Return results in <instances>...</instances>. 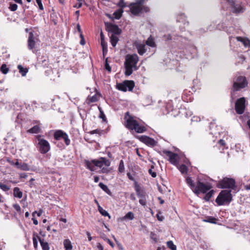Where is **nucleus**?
<instances>
[{
  "mask_svg": "<svg viewBox=\"0 0 250 250\" xmlns=\"http://www.w3.org/2000/svg\"><path fill=\"white\" fill-rule=\"evenodd\" d=\"M125 125L128 129L130 130H134L138 133H142L146 130V127L140 125L139 122L134 119V117L131 115L128 111L125 113Z\"/></svg>",
  "mask_w": 250,
  "mask_h": 250,
  "instance_id": "obj_3",
  "label": "nucleus"
},
{
  "mask_svg": "<svg viewBox=\"0 0 250 250\" xmlns=\"http://www.w3.org/2000/svg\"><path fill=\"white\" fill-rule=\"evenodd\" d=\"M139 202L141 205H142L143 206H145L146 205V197H145V198H141L139 200Z\"/></svg>",
  "mask_w": 250,
  "mask_h": 250,
  "instance_id": "obj_56",
  "label": "nucleus"
},
{
  "mask_svg": "<svg viewBox=\"0 0 250 250\" xmlns=\"http://www.w3.org/2000/svg\"><path fill=\"white\" fill-rule=\"evenodd\" d=\"M146 43V45L152 47H155L156 45L154 40L151 37L148 38Z\"/></svg>",
  "mask_w": 250,
  "mask_h": 250,
  "instance_id": "obj_38",
  "label": "nucleus"
},
{
  "mask_svg": "<svg viewBox=\"0 0 250 250\" xmlns=\"http://www.w3.org/2000/svg\"><path fill=\"white\" fill-rule=\"evenodd\" d=\"M227 2L231 7L232 13L238 14L244 12L245 9L240 3H236L233 0H227Z\"/></svg>",
  "mask_w": 250,
  "mask_h": 250,
  "instance_id": "obj_13",
  "label": "nucleus"
},
{
  "mask_svg": "<svg viewBox=\"0 0 250 250\" xmlns=\"http://www.w3.org/2000/svg\"><path fill=\"white\" fill-rule=\"evenodd\" d=\"M134 184V188L137 196L140 198H145L146 193L144 190L141 188L137 181H135Z\"/></svg>",
  "mask_w": 250,
  "mask_h": 250,
  "instance_id": "obj_15",
  "label": "nucleus"
},
{
  "mask_svg": "<svg viewBox=\"0 0 250 250\" xmlns=\"http://www.w3.org/2000/svg\"><path fill=\"white\" fill-rule=\"evenodd\" d=\"M13 207L19 214L21 213V208L19 204H15L13 205Z\"/></svg>",
  "mask_w": 250,
  "mask_h": 250,
  "instance_id": "obj_51",
  "label": "nucleus"
},
{
  "mask_svg": "<svg viewBox=\"0 0 250 250\" xmlns=\"http://www.w3.org/2000/svg\"><path fill=\"white\" fill-rule=\"evenodd\" d=\"M87 103L88 104H90L91 103H94V102H97L98 101V99H97L96 95H95L92 97L88 96L87 99Z\"/></svg>",
  "mask_w": 250,
  "mask_h": 250,
  "instance_id": "obj_43",
  "label": "nucleus"
},
{
  "mask_svg": "<svg viewBox=\"0 0 250 250\" xmlns=\"http://www.w3.org/2000/svg\"><path fill=\"white\" fill-rule=\"evenodd\" d=\"M0 71L3 74H6L9 71V68L5 64H2L0 67Z\"/></svg>",
  "mask_w": 250,
  "mask_h": 250,
  "instance_id": "obj_40",
  "label": "nucleus"
},
{
  "mask_svg": "<svg viewBox=\"0 0 250 250\" xmlns=\"http://www.w3.org/2000/svg\"><path fill=\"white\" fill-rule=\"evenodd\" d=\"M99 110L100 111V115H99V118L101 119H102L103 121L104 122L106 121V118L105 117V114H104V111L102 109V108L100 107H98Z\"/></svg>",
  "mask_w": 250,
  "mask_h": 250,
  "instance_id": "obj_42",
  "label": "nucleus"
},
{
  "mask_svg": "<svg viewBox=\"0 0 250 250\" xmlns=\"http://www.w3.org/2000/svg\"><path fill=\"white\" fill-rule=\"evenodd\" d=\"M232 200L231 190L225 189L221 191L217 197L215 202L218 206L229 204Z\"/></svg>",
  "mask_w": 250,
  "mask_h": 250,
  "instance_id": "obj_6",
  "label": "nucleus"
},
{
  "mask_svg": "<svg viewBox=\"0 0 250 250\" xmlns=\"http://www.w3.org/2000/svg\"><path fill=\"white\" fill-rule=\"evenodd\" d=\"M145 45L143 44H139L136 45L138 53L139 55H143L145 53H146V50L145 48Z\"/></svg>",
  "mask_w": 250,
  "mask_h": 250,
  "instance_id": "obj_22",
  "label": "nucleus"
},
{
  "mask_svg": "<svg viewBox=\"0 0 250 250\" xmlns=\"http://www.w3.org/2000/svg\"><path fill=\"white\" fill-rule=\"evenodd\" d=\"M248 82L244 76H236L233 78L232 85L230 89L231 101L234 100L235 93L248 87Z\"/></svg>",
  "mask_w": 250,
  "mask_h": 250,
  "instance_id": "obj_4",
  "label": "nucleus"
},
{
  "mask_svg": "<svg viewBox=\"0 0 250 250\" xmlns=\"http://www.w3.org/2000/svg\"><path fill=\"white\" fill-rule=\"evenodd\" d=\"M98 210L99 212L104 216H108L109 218H110V215L102 207L100 206H99V208H98Z\"/></svg>",
  "mask_w": 250,
  "mask_h": 250,
  "instance_id": "obj_35",
  "label": "nucleus"
},
{
  "mask_svg": "<svg viewBox=\"0 0 250 250\" xmlns=\"http://www.w3.org/2000/svg\"><path fill=\"white\" fill-rule=\"evenodd\" d=\"M101 46L102 47V49L104 48V47H106V48H107V43L105 42V41H102L101 42Z\"/></svg>",
  "mask_w": 250,
  "mask_h": 250,
  "instance_id": "obj_58",
  "label": "nucleus"
},
{
  "mask_svg": "<svg viewBox=\"0 0 250 250\" xmlns=\"http://www.w3.org/2000/svg\"><path fill=\"white\" fill-rule=\"evenodd\" d=\"M246 99L241 97L238 99L235 104V110L238 114H242L246 108Z\"/></svg>",
  "mask_w": 250,
  "mask_h": 250,
  "instance_id": "obj_9",
  "label": "nucleus"
},
{
  "mask_svg": "<svg viewBox=\"0 0 250 250\" xmlns=\"http://www.w3.org/2000/svg\"><path fill=\"white\" fill-rule=\"evenodd\" d=\"M236 39L238 41L243 43L245 47H250V41L247 38H243L242 37H237Z\"/></svg>",
  "mask_w": 250,
  "mask_h": 250,
  "instance_id": "obj_18",
  "label": "nucleus"
},
{
  "mask_svg": "<svg viewBox=\"0 0 250 250\" xmlns=\"http://www.w3.org/2000/svg\"><path fill=\"white\" fill-rule=\"evenodd\" d=\"M162 152L164 154L168 157V161L171 164L177 165L178 164L179 156L177 153L166 149L163 150Z\"/></svg>",
  "mask_w": 250,
  "mask_h": 250,
  "instance_id": "obj_12",
  "label": "nucleus"
},
{
  "mask_svg": "<svg viewBox=\"0 0 250 250\" xmlns=\"http://www.w3.org/2000/svg\"><path fill=\"white\" fill-rule=\"evenodd\" d=\"M41 129L39 125H36L27 130V132L32 134H37L40 133Z\"/></svg>",
  "mask_w": 250,
  "mask_h": 250,
  "instance_id": "obj_20",
  "label": "nucleus"
},
{
  "mask_svg": "<svg viewBox=\"0 0 250 250\" xmlns=\"http://www.w3.org/2000/svg\"><path fill=\"white\" fill-rule=\"evenodd\" d=\"M18 8V5L16 3L10 2L9 4V9L11 11H15Z\"/></svg>",
  "mask_w": 250,
  "mask_h": 250,
  "instance_id": "obj_46",
  "label": "nucleus"
},
{
  "mask_svg": "<svg viewBox=\"0 0 250 250\" xmlns=\"http://www.w3.org/2000/svg\"><path fill=\"white\" fill-rule=\"evenodd\" d=\"M99 186L101 189H102L105 193H106L109 196H112V194L110 189L108 188L107 186L104 185V183L101 182L99 184Z\"/></svg>",
  "mask_w": 250,
  "mask_h": 250,
  "instance_id": "obj_24",
  "label": "nucleus"
},
{
  "mask_svg": "<svg viewBox=\"0 0 250 250\" xmlns=\"http://www.w3.org/2000/svg\"><path fill=\"white\" fill-rule=\"evenodd\" d=\"M62 139L64 140L66 146H69L70 144V140L68 138V135L66 133L64 134Z\"/></svg>",
  "mask_w": 250,
  "mask_h": 250,
  "instance_id": "obj_44",
  "label": "nucleus"
},
{
  "mask_svg": "<svg viewBox=\"0 0 250 250\" xmlns=\"http://www.w3.org/2000/svg\"><path fill=\"white\" fill-rule=\"evenodd\" d=\"M107 60H108V58H106L105 59V63H104V68L109 72H110L111 71V67L109 65Z\"/></svg>",
  "mask_w": 250,
  "mask_h": 250,
  "instance_id": "obj_47",
  "label": "nucleus"
},
{
  "mask_svg": "<svg viewBox=\"0 0 250 250\" xmlns=\"http://www.w3.org/2000/svg\"><path fill=\"white\" fill-rule=\"evenodd\" d=\"M84 163L87 168L89 169L90 171H93L94 170V166L93 165L91 161L89 160H85Z\"/></svg>",
  "mask_w": 250,
  "mask_h": 250,
  "instance_id": "obj_34",
  "label": "nucleus"
},
{
  "mask_svg": "<svg viewBox=\"0 0 250 250\" xmlns=\"http://www.w3.org/2000/svg\"><path fill=\"white\" fill-rule=\"evenodd\" d=\"M37 3L39 6V8L40 10H43V6L42 2V0H36Z\"/></svg>",
  "mask_w": 250,
  "mask_h": 250,
  "instance_id": "obj_54",
  "label": "nucleus"
},
{
  "mask_svg": "<svg viewBox=\"0 0 250 250\" xmlns=\"http://www.w3.org/2000/svg\"><path fill=\"white\" fill-rule=\"evenodd\" d=\"M142 9H141V13H147L149 11V8L146 6H141Z\"/></svg>",
  "mask_w": 250,
  "mask_h": 250,
  "instance_id": "obj_52",
  "label": "nucleus"
},
{
  "mask_svg": "<svg viewBox=\"0 0 250 250\" xmlns=\"http://www.w3.org/2000/svg\"><path fill=\"white\" fill-rule=\"evenodd\" d=\"M150 238L154 241V242H157L158 241V238L156 237V234L152 232L150 233Z\"/></svg>",
  "mask_w": 250,
  "mask_h": 250,
  "instance_id": "obj_53",
  "label": "nucleus"
},
{
  "mask_svg": "<svg viewBox=\"0 0 250 250\" xmlns=\"http://www.w3.org/2000/svg\"><path fill=\"white\" fill-rule=\"evenodd\" d=\"M178 169L182 174L187 173L188 170V167L185 164H182L180 165Z\"/></svg>",
  "mask_w": 250,
  "mask_h": 250,
  "instance_id": "obj_36",
  "label": "nucleus"
},
{
  "mask_svg": "<svg viewBox=\"0 0 250 250\" xmlns=\"http://www.w3.org/2000/svg\"><path fill=\"white\" fill-rule=\"evenodd\" d=\"M39 238H41L38 234L37 233L34 232L33 233V246L35 249H37L38 244V240H39Z\"/></svg>",
  "mask_w": 250,
  "mask_h": 250,
  "instance_id": "obj_28",
  "label": "nucleus"
},
{
  "mask_svg": "<svg viewBox=\"0 0 250 250\" xmlns=\"http://www.w3.org/2000/svg\"><path fill=\"white\" fill-rule=\"evenodd\" d=\"M134 86L135 83L132 80H125L116 85L117 88L123 92H126L127 90L132 91Z\"/></svg>",
  "mask_w": 250,
  "mask_h": 250,
  "instance_id": "obj_8",
  "label": "nucleus"
},
{
  "mask_svg": "<svg viewBox=\"0 0 250 250\" xmlns=\"http://www.w3.org/2000/svg\"><path fill=\"white\" fill-rule=\"evenodd\" d=\"M123 12L124 10L122 9H119L116 10L113 14L114 19L119 20L122 17Z\"/></svg>",
  "mask_w": 250,
  "mask_h": 250,
  "instance_id": "obj_26",
  "label": "nucleus"
},
{
  "mask_svg": "<svg viewBox=\"0 0 250 250\" xmlns=\"http://www.w3.org/2000/svg\"><path fill=\"white\" fill-rule=\"evenodd\" d=\"M0 188L4 191H8L10 189V188L6 185L0 183Z\"/></svg>",
  "mask_w": 250,
  "mask_h": 250,
  "instance_id": "obj_48",
  "label": "nucleus"
},
{
  "mask_svg": "<svg viewBox=\"0 0 250 250\" xmlns=\"http://www.w3.org/2000/svg\"><path fill=\"white\" fill-rule=\"evenodd\" d=\"M134 218V214L131 211L128 212L124 217L120 218L121 221L125 220H132Z\"/></svg>",
  "mask_w": 250,
  "mask_h": 250,
  "instance_id": "obj_27",
  "label": "nucleus"
},
{
  "mask_svg": "<svg viewBox=\"0 0 250 250\" xmlns=\"http://www.w3.org/2000/svg\"><path fill=\"white\" fill-rule=\"evenodd\" d=\"M145 1V0H137L136 3H134L136 5H142Z\"/></svg>",
  "mask_w": 250,
  "mask_h": 250,
  "instance_id": "obj_62",
  "label": "nucleus"
},
{
  "mask_svg": "<svg viewBox=\"0 0 250 250\" xmlns=\"http://www.w3.org/2000/svg\"><path fill=\"white\" fill-rule=\"evenodd\" d=\"M65 133V132L62 130H57L54 133V138L56 140H60Z\"/></svg>",
  "mask_w": 250,
  "mask_h": 250,
  "instance_id": "obj_19",
  "label": "nucleus"
},
{
  "mask_svg": "<svg viewBox=\"0 0 250 250\" xmlns=\"http://www.w3.org/2000/svg\"><path fill=\"white\" fill-rule=\"evenodd\" d=\"M110 42L113 47L116 46L117 42L119 41V38L114 35H112L110 37Z\"/></svg>",
  "mask_w": 250,
  "mask_h": 250,
  "instance_id": "obj_32",
  "label": "nucleus"
},
{
  "mask_svg": "<svg viewBox=\"0 0 250 250\" xmlns=\"http://www.w3.org/2000/svg\"><path fill=\"white\" fill-rule=\"evenodd\" d=\"M218 143L219 145L222 146H225V145H226L225 141L223 140V139H220V140H219Z\"/></svg>",
  "mask_w": 250,
  "mask_h": 250,
  "instance_id": "obj_59",
  "label": "nucleus"
},
{
  "mask_svg": "<svg viewBox=\"0 0 250 250\" xmlns=\"http://www.w3.org/2000/svg\"><path fill=\"white\" fill-rule=\"evenodd\" d=\"M139 60V57L136 54L126 55L124 63L125 74L126 76L131 75L133 70L136 71L139 69V67L137 66Z\"/></svg>",
  "mask_w": 250,
  "mask_h": 250,
  "instance_id": "obj_2",
  "label": "nucleus"
},
{
  "mask_svg": "<svg viewBox=\"0 0 250 250\" xmlns=\"http://www.w3.org/2000/svg\"><path fill=\"white\" fill-rule=\"evenodd\" d=\"M130 5L132 6L130 8V11L133 15L137 16L141 13V6L136 5L135 3H131Z\"/></svg>",
  "mask_w": 250,
  "mask_h": 250,
  "instance_id": "obj_17",
  "label": "nucleus"
},
{
  "mask_svg": "<svg viewBox=\"0 0 250 250\" xmlns=\"http://www.w3.org/2000/svg\"><path fill=\"white\" fill-rule=\"evenodd\" d=\"M36 42L34 39V35L33 32H31L29 34V37L27 41L28 48L29 50H32L35 45Z\"/></svg>",
  "mask_w": 250,
  "mask_h": 250,
  "instance_id": "obj_16",
  "label": "nucleus"
},
{
  "mask_svg": "<svg viewBox=\"0 0 250 250\" xmlns=\"http://www.w3.org/2000/svg\"><path fill=\"white\" fill-rule=\"evenodd\" d=\"M18 68L19 72L21 74L22 76H25L28 71V69L27 68H24L21 65H18Z\"/></svg>",
  "mask_w": 250,
  "mask_h": 250,
  "instance_id": "obj_31",
  "label": "nucleus"
},
{
  "mask_svg": "<svg viewBox=\"0 0 250 250\" xmlns=\"http://www.w3.org/2000/svg\"><path fill=\"white\" fill-rule=\"evenodd\" d=\"M39 241L42 250H49V246L47 242H45L44 239L39 238Z\"/></svg>",
  "mask_w": 250,
  "mask_h": 250,
  "instance_id": "obj_21",
  "label": "nucleus"
},
{
  "mask_svg": "<svg viewBox=\"0 0 250 250\" xmlns=\"http://www.w3.org/2000/svg\"><path fill=\"white\" fill-rule=\"evenodd\" d=\"M91 162L94 166L101 167L103 165L109 167L110 165V162L105 157H100L99 159H93Z\"/></svg>",
  "mask_w": 250,
  "mask_h": 250,
  "instance_id": "obj_14",
  "label": "nucleus"
},
{
  "mask_svg": "<svg viewBox=\"0 0 250 250\" xmlns=\"http://www.w3.org/2000/svg\"><path fill=\"white\" fill-rule=\"evenodd\" d=\"M18 168L22 170L27 171L29 170V166L26 163L21 164L20 166H18Z\"/></svg>",
  "mask_w": 250,
  "mask_h": 250,
  "instance_id": "obj_39",
  "label": "nucleus"
},
{
  "mask_svg": "<svg viewBox=\"0 0 250 250\" xmlns=\"http://www.w3.org/2000/svg\"><path fill=\"white\" fill-rule=\"evenodd\" d=\"M97 247L99 250H104V247L100 243H97Z\"/></svg>",
  "mask_w": 250,
  "mask_h": 250,
  "instance_id": "obj_64",
  "label": "nucleus"
},
{
  "mask_svg": "<svg viewBox=\"0 0 250 250\" xmlns=\"http://www.w3.org/2000/svg\"><path fill=\"white\" fill-rule=\"evenodd\" d=\"M136 138L142 143L150 147H154L156 146L158 142L155 141L153 138L146 135L137 136Z\"/></svg>",
  "mask_w": 250,
  "mask_h": 250,
  "instance_id": "obj_11",
  "label": "nucleus"
},
{
  "mask_svg": "<svg viewBox=\"0 0 250 250\" xmlns=\"http://www.w3.org/2000/svg\"><path fill=\"white\" fill-rule=\"evenodd\" d=\"M52 13L50 14V19L52 21L54 25H57L58 23V18L56 13L54 12V10H52Z\"/></svg>",
  "mask_w": 250,
  "mask_h": 250,
  "instance_id": "obj_33",
  "label": "nucleus"
},
{
  "mask_svg": "<svg viewBox=\"0 0 250 250\" xmlns=\"http://www.w3.org/2000/svg\"><path fill=\"white\" fill-rule=\"evenodd\" d=\"M63 245L65 250H72V246L70 241L69 239H67L64 240Z\"/></svg>",
  "mask_w": 250,
  "mask_h": 250,
  "instance_id": "obj_30",
  "label": "nucleus"
},
{
  "mask_svg": "<svg viewBox=\"0 0 250 250\" xmlns=\"http://www.w3.org/2000/svg\"><path fill=\"white\" fill-rule=\"evenodd\" d=\"M80 37L81 38V40H80V44L82 45H84L85 44V42L84 40V36L83 35V34H81L80 35Z\"/></svg>",
  "mask_w": 250,
  "mask_h": 250,
  "instance_id": "obj_55",
  "label": "nucleus"
},
{
  "mask_svg": "<svg viewBox=\"0 0 250 250\" xmlns=\"http://www.w3.org/2000/svg\"><path fill=\"white\" fill-rule=\"evenodd\" d=\"M42 137V135H38L35 136V139L38 141L37 147L39 148V151L44 154L50 150V146L49 142Z\"/></svg>",
  "mask_w": 250,
  "mask_h": 250,
  "instance_id": "obj_7",
  "label": "nucleus"
},
{
  "mask_svg": "<svg viewBox=\"0 0 250 250\" xmlns=\"http://www.w3.org/2000/svg\"><path fill=\"white\" fill-rule=\"evenodd\" d=\"M106 241L107 243L112 247L113 248L114 246V243L108 238H106Z\"/></svg>",
  "mask_w": 250,
  "mask_h": 250,
  "instance_id": "obj_63",
  "label": "nucleus"
},
{
  "mask_svg": "<svg viewBox=\"0 0 250 250\" xmlns=\"http://www.w3.org/2000/svg\"><path fill=\"white\" fill-rule=\"evenodd\" d=\"M218 219L217 218L210 216H206L205 219H204V222L215 224L217 223L216 221Z\"/></svg>",
  "mask_w": 250,
  "mask_h": 250,
  "instance_id": "obj_29",
  "label": "nucleus"
},
{
  "mask_svg": "<svg viewBox=\"0 0 250 250\" xmlns=\"http://www.w3.org/2000/svg\"><path fill=\"white\" fill-rule=\"evenodd\" d=\"M107 48H106V47L103 49V55L104 58L107 55Z\"/></svg>",
  "mask_w": 250,
  "mask_h": 250,
  "instance_id": "obj_61",
  "label": "nucleus"
},
{
  "mask_svg": "<svg viewBox=\"0 0 250 250\" xmlns=\"http://www.w3.org/2000/svg\"><path fill=\"white\" fill-rule=\"evenodd\" d=\"M118 171L120 173H123L125 171L124 162L123 160H121L120 161Z\"/></svg>",
  "mask_w": 250,
  "mask_h": 250,
  "instance_id": "obj_41",
  "label": "nucleus"
},
{
  "mask_svg": "<svg viewBox=\"0 0 250 250\" xmlns=\"http://www.w3.org/2000/svg\"><path fill=\"white\" fill-rule=\"evenodd\" d=\"M104 24L106 31L108 33H112V35H119L122 32V29L116 24L108 22H104Z\"/></svg>",
  "mask_w": 250,
  "mask_h": 250,
  "instance_id": "obj_10",
  "label": "nucleus"
},
{
  "mask_svg": "<svg viewBox=\"0 0 250 250\" xmlns=\"http://www.w3.org/2000/svg\"><path fill=\"white\" fill-rule=\"evenodd\" d=\"M215 193V191L213 190V189H210L209 190H208V192H207L205 195V196L204 197L203 199L206 201H209L210 199V198L213 196L214 194Z\"/></svg>",
  "mask_w": 250,
  "mask_h": 250,
  "instance_id": "obj_25",
  "label": "nucleus"
},
{
  "mask_svg": "<svg viewBox=\"0 0 250 250\" xmlns=\"http://www.w3.org/2000/svg\"><path fill=\"white\" fill-rule=\"evenodd\" d=\"M127 177H128V179H129L130 180H131V181H134V182H135V181H135V179H134V178L133 177V176L131 175L130 173L128 172V173H127Z\"/></svg>",
  "mask_w": 250,
  "mask_h": 250,
  "instance_id": "obj_60",
  "label": "nucleus"
},
{
  "mask_svg": "<svg viewBox=\"0 0 250 250\" xmlns=\"http://www.w3.org/2000/svg\"><path fill=\"white\" fill-rule=\"evenodd\" d=\"M212 181L216 183V186L219 188L229 189L228 190H231L232 191L233 190H235L237 188L235 180L232 178L225 177L220 180Z\"/></svg>",
  "mask_w": 250,
  "mask_h": 250,
  "instance_id": "obj_5",
  "label": "nucleus"
},
{
  "mask_svg": "<svg viewBox=\"0 0 250 250\" xmlns=\"http://www.w3.org/2000/svg\"><path fill=\"white\" fill-rule=\"evenodd\" d=\"M186 183L190 187V189L197 195L199 194L205 193L212 188L211 185L209 183H204L198 179L195 185L191 177H188L186 179Z\"/></svg>",
  "mask_w": 250,
  "mask_h": 250,
  "instance_id": "obj_1",
  "label": "nucleus"
},
{
  "mask_svg": "<svg viewBox=\"0 0 250 250\" xmlns=\"http://www.w3.org/2000/svg\"><path fill=\"white\" fill-rule=\"evenodd\" d=\"M167 247L171 250H177L176 246L175 245L172 241H168L167 243Z\"/></svg>",
  "mask_w": 250,
  "mask_h": 250,
  "instance_id": "obj_37",
  "label": "nucleus"
},
{
  "mask_svg": "<svg viewBox=\"0 0 250 250\" xmlns=\"http://www.w3.org/2000/svg\"><path fill=\"white\" fill-rule=\"evenodd\" d=\"M154 167L153 166H151V168L149 169L148 173L153 178H155L157 176V173L156 172L153 171L152 169L154 168Z\"/></svg>",
  "mask_w": 250,
  "mask_h": 250,
  "instance_id": "obj_49",
  "label": "nucleus"
},
{
  "mask_svg": "<svg viewBox=\"0 0 250 250\" xmlns=\"http://www.w3.org/2000/svg\"><path fill=\"white\" fill-rule=\"evenodd\" d=\"M104 131L103 130H102L101 129H96L90 131L89 132V133L90 134H98L101 135V134H102L104 133Z\"/></svg>",
  "mask_w": 250,
  "mask_h": 250,
  "instance_id": "obj_45",
  "label": "nucleus"
},
{
  "mask_svg": "<svg viewBox=\"0 0 250 250\" xmlns=\"http://www.w3.org/2000/svg\"><path fill=\"white\" fill-rule=\"evenodd\" d=\"M117 6L120 7V9H123L126 6L124 0H120L119 2L117 4Z\"/></svg>",
  "mask_w": 250,
  "mask_h": 250,
  "instance_id": "obj_50",
  "label": "nucleus"
},
{
  "mask_svg": "<svg viewBox=\"0 0 250 250\" xmlns=\"http://www.w3.org/2000/svg\"><path fill=\"white\" fill-rule=\"evenodd\" d=\"M22 192L20 190L18 187H15L13 189V195L15 197L21 199L22 197Z\"/></svg>",
  "mask_w": 250,
  "mask_h": 250,
  "instance_id": "obj_23",
  "label": "nucleus"
},
{
  "mask_svg": "<svg viewBox=\"0 0 250 250\" xmlns=\"http://www.w3.org/2000/svg\"><path fill=\"white\" fill-rule=\"evenodd\" d=\"M160 212H159L156 214L157 219L160 221H162L164 219V217L163 216L160 215Z\"/></svg>",
  "mask_w": 250,
  "mask_h": 250,
  "instance_id": "obj_57",
  "label": "nucleus"
}]
</instances>
